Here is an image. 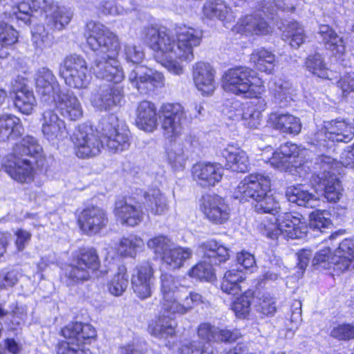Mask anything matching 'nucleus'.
Instances as JSON below:
<instances>
[{
    "label": "nucleus",
    "mask_w": 354,
    "mask_h": 354,
    "mask_svg": "<svg viewBox=\"0 0 354 354\" xmlns=\"http://www.w3.org/2000/svg\"><path fill=\"white\" fill-rule=\"evenodd\" d=\"M175 32L174 36L151 25L144 28L142 36L154 52L156 60L169 73L180 75L184 73L183 63L194 60V49L201 44L203 31L189 25L180 24L176 27Z\"/></svg>",
    "instance_id": "obj_1"
},
{
    "label": "nucleus",
    "mask_w": 354,
    "mask_h": 354,
    "mask_svg": "<svg viewBox=\"0 0 354 354\" xmlns=\"http://www.w3.org/2000/svg\"><path fill=\"white\" fill-rule=\"evenodd\" d=\"M183 286L172 275L165 273L160 277V300L162 315L151 319L148 325V332L153 337L166 342L176 335V316L187 314L192 308L203 303V297L195 292L183 295ZM167 346L169 344L165 342Z\"/></svg>",
    "instance_id": "obj_2"
},
{
    "label": "nucleus",
    "mask_w": 354,
    "mask_h": 354,
    "mask_svg": "<svg viewBox=\"0 0 354 354\" xmlns=\"http://www.w3.org/2000/svg\"><path fill=\"white\" fill-rule=\"evenodd\" d=\"M84 37L88 47L96 53L92 69L99 79L118 84L124 77L117 57L120 48L118 37L102 24L94 21L86 23Z\"/></svg>",
    "instance_id": "obj_3"
},
{
    "label": "nucleus",
    "mask_w": 354,
    "mask_h": 354,
    "mask_svg": "<svg viewBox=\"0 0 354 354\" xmlns=\"http://www.w3.org/2000/svg\"><path fill=\"white\" fill-rule=\"evenodd\" d=\"M158 117L163 135L171 142L167 149V161L175 171H182L185 167L188 156L176 140L183 131L184 108L178 103H165L158 111Z\"/></svg>",
    "instance_id": "obj_4"
},
{
    "label": "nucleus",
    "mask_w": 354,
    "mask_h": 354,
    "mask_svg": "<svg viewBox=\"0 0 354 354\" xmlns=\"http://www.w3.org/2000/svg\"><path fill=\"white\" fill-rule=\"evenodd\" d=\"M270 187V180L268 176L261 174H251L244 178L240 182L234 191V198L239 199L241 202L248 201L253 199L257 202L255 209L259 213H268L265 216L259 228L261 231V226L263 223H268V218L276 215L280 209L279 203L271 195H268Z\"/></svg>",
    "instance_id": "obj_5"
},
{
    "label": "nucleus",
    "mask_w": 354,
    "mask_h": 354,
    "mask_svg": "<svg viewBox=\"0 0 354 354\" xmlns=\"http://www.w3.org/2000/svg\"><path fill=\"white\" fill-rule=\"evenodd\" d=\"M17 17L22 25H29L31 13L40 11L46 26L53 31L64 30L71 22L74 12L72 8L60 5L58 0H17Z\"/></svg>",
    "instance_id": "obj_6"
},
{
    "label": "nucleus",
    "mask_w": 354,
    "mask_h": 354,
    "mask_svg": "<svg viewBox=\"0 0 354 354\" xmlns=\"http://www.w3.org/2000/svg\"><path fill=\"white\" fill-rule=\"evenodd\" d=\"M277 3L275 1H263L259 6L257 11L251 14L242 15L236 23L232 26L233 32L245 37H260L267 36L272 33L273 27L270 24V19L277 14L279 10L292 12L295 8L292 5L288 6L283 2Z\"/></svg>",
    "instance_id": "obj_7"
},
{
    "label": "nucleus",
    "mask_w": 354,
    "mask_h": 354,
    "mask_svg": "<svg viewBox=\"0 0 354 354\" xmlns=\"http://www.w3.org/2000/svg\"><path fill=\"white\" fill-rule=\"evenodd\" d=\"M41 151V146L30 136L24 137L15 143L12 153L3 162L6 173L15 181L30 183L35 178V171L30 160L24 156H34Z\"/></svg>",
    "instance_id": "obj_8"
},
{
    "label": "nucleus",
    "mask_w": 354,
    "mask_h": 354,
    "mask_svg": "<svg viewBox=\"0 0 354 354\" xmlns=\"http://www.w3.org/2000/svg\"><path fill=\"white\" fill-rule=\"evenodd\" d=\"M265 151L270 152L272 157H266L264 161L277 170L299 175L300 177H305L311 171L312 162L306 158V156H310V150L287 142L281 145L274 151H272L271 147H267Z\"/></svg>",
    "instance_id": "obj_9"
},
{
    "label": "nucleus",
    "mask_w": 354,
    "mask_h": 354,
    "mask_svg": "<svg viewBox=\"0 0 354 354\" xmlns=\"http://www.w3.org/2000/svg\"><path fill=\"white\" fill-rule=\"evenodd\" d=\"M222 86L227 92L250 98H257L266 91L263 80L246 66H237L225 71Z\"/></svg>",
    "instance_id": "obj_10"
},
{
    "label": "nucleus",
    "mask_w": 354,
    "mask_h": 354,
    "mask_svg": "<svg viewBox=\"0 0 354 354\" xmlns=\"http://www.w3.org/2000/svg\"><path fill=\"white\" fill-rule=\"evenodd\" d=\"M354 136V124L344 119L324 122L308 137V142L319 151H335V142H348Z\"/></svg>",
    "instance_id": "obj_11"
},
{
    "label": "nucleus",
    "mask_w": 354,
    "mask_h": 354,
    "mask_svg": "<svg viewBox=\"0 0 354 354\" xmlns=\"http://www.w3.org/2000/svg\"><path fill=\"white\" fill-rule=\"evenodd\" d=\"M62 334L66 340L58 343L57 354H92L89 346L97 331L91 324L71 322L62 328Z\"/></svg>",
    "instance_id": "obj_12"
},
{
    "label": "nucleus",
    "mask_w": 354,
    "mask_h": 354,
    "mask_svg": "<svg viewBox=\"0 0 354 354\" xmlns=\"http://www.w3.org/2000/svg\"><path fill=\"white\" fill-rule=\"evenodd\" d=\"M268 223H263L261 232L271 239H277L279 234L286 239H301L307 232V224L303 216L298 213L286 212L277 217L270 216Z\"/></svg>",
    "instance_id": "obj_13"
},
{
    "label": "nucleus",
    "mask_w": 354,
    "mask_h": 354,
    "mask_svg": "<svg viewBox=\"0 0 354 354\" xmlns=\"http://www.w3.org/2000/svg\"><path fill=\"white\" fill-rule=\"evenodd\" d=\"M338 166L333 157L322 153L317 156L313 167L318 179L317 183L324 189V196L330 203L337 202L342 196L343 189L336 172L329 170Z\"/></svg>",
    "instance_id": "obj_14"
},
{
    "label": "nucleus",
    "mask_w": 354,
    "mask_h": 354,
    "mask_svg": "<svg viewBox=\"0 0 354 354\" xmlns=\"http://www.w3.org/2000/svg\"><path fill=\"white\" fill-rule=\"evenodd\" d=\"M100 266V259L94 248H80L73 254L72 263L66 265L63 272L71 285L88 280L91 272L97 270Z\"/></svg>",
    "instance_id": "obj_15"
},
{
    "label": "nucleus",
    "mask_w": 354,
    "mask_h": 354,
    "mask_svg": "<svg viewBox=\"0 0 354 354\" xmlns=\"http://www.w3.org/2000/svg\"><path fill=\"white\" fill-rule=\"evenodd\" d=\"M59 76L66 85L74 88H86L91 76L83 57L72 54L65 57L59 67Z\"/></svg>",
    "instance_id": "obj_16"
},
{
    "label": "nucleus",
    "mask_w": 354,
    "mask_h": 354,
    "mask_svg": "<svg viewBox=\"0 0 354 354\" xmlns=\"http://www.w3.org/2000/svg\"><path fill=\"white\" fill-rule=\"evenodd\" d=\"M101 142L102 147L112 152L127 149L130 145L129 131L120 127L116 116L111 115L108 120L102 122Z\"/></svg>",
    "instance_id": "obj_17"
},
{
    "label": "nucleus",
    "mask_w": 354,
    "mask_h": 354,
    "mask_svg": "<svg viewBox=\"0 0 354 354\" xmlns=\"http://www.w3.org/2000/svg\"><path fill=\"white\" fill-rule=\"evenodd\" d=\"M128 81L140 93H147L165 86L162 73L142 66H136L129 73Z\"/></svg>",
    "instance_id": "obj_18"
},
{
    "label": "nucleus",
    "mask_w": 354,
    "mask_h": 354,
    "mask_svg": "<svg viewBox=\"0 0 354 354\" xmlns=\"http://www.w3.org/2000/svg\"><path fill=\"white\" fill-rule=\"evenodd\" d=\"M200 210L212 223L223 225L230 217V208L225 199L216 194H206L200 201Z\"/></svg>",
    "instance_id": "obj_19"
},
{
    "label": "nucleus",
    "mask_w": 354,
    "mask_h": 354,
    "mask_svg": "<svg viewBox=\"0 0 354 354\" xmlns=\"http://www.w3.org/2000/svg\"><path fill=\"white\" fill-rule=\"evenodd\" d=\"M73 143L77 157L87 158L97 155L102 146L100 140L91 127L80 126L73 133Z\"/></svg>",
    "instance_id": "obj_20"
},
{
    "label": "nucleus",
    "mask_w": 354,
    "mask_h": 354,
    "mask_svg": "<svg viewBox=\"0 0 354 354\" xmlns=\"http://www.w3.org/2000/svg\"><path fill=\"white\" fill-rule=\"evenodd\" d=\"M10 95L15 109L19 113L29 115L37 106L33 91L28 86L25 80L17 77L12 84Z\"/></svg>",
    "instance_id": "obj_21"
},
{
    "label": "nucleus",
    "mask_w": 354,
    "mask_h": 354,
    "mask_svg": "<svg viewBox=\"0 0 354 354\" xmlns=\"http://www.w3.org/2000/svg\"><path fill=\"white\" fill-rule=\"evenodd\" d=\"M154 270L147 261L137 266L131 275V286L134 293L141 299L151 296L154 288Z\"/></svg>",
    "instance_id": "obj_22"
},
{
    "label": "nucleus",
    "mask_w": 354,
    "mask_h": 354,
    "mask_svg": "<svg viewBox=\"0 0 354 354\" xmlns=\"http://www.w3.org/2000/svg\"><path fill=\"white\" fill-rule=\"evenodd\" d=\"M124 102L123 88L118 86L102 85L91 98L92 105L102 111H109L121 106Z\"/></svg>",
    "instance_id": "obj_23"
},
{
    "label": "nucleus",
    "mask_w": 354,
    "mask_h": 354,
    "mask_svg": "<svg viewBox=\"0 0 354 354\" xmlns=\"http://www.w3.org/2000/svg\"><path fill=\"white\" fill-rule=\"evenodd\" d=\"M35 88L42 101L50 103L61 92L59 84L51 70L39 68L34 76Z\"/></svg>",
    "instance_id": "obj_24"
},
{
    "label": "nucleus",
    "mask_w": 354,
    "mask_h": 354,
    "mask_svg": "<svg viewBox=\"0 0 354 354\" xmlns=\"http://www.w3.org/2000/svg\"><path fill=\"white\" fill-rule=\"evenodd\" d=\"M77 222L80 229L86 234L100 232L108 223L105 211L97 206L84 209L80 214Z\"/></svg>",
    "instance_id": "obj_25"
},
{
    "label": "nucleus",
    "mask_w": 354,
    "mask_h": 354,
    "mask_svg": "<svg viewBox=\"0 0 354 354\" xmlns=\"http://www.w3.org/2000/svg\"><path fill=\"white\" fill-rule=\"evenodd\" d=\"M41 131L44 136L53 144L68 135L65 122L52 110H46L42 115Z\"/></svg>",
    "instance_id": "obj_26"
},
{
    "label": "nucleus",
    "mask_w": 354,
    "mask_h": 354,
    "mask_svg": "<svg viewBox=\"0 0 354 354\" xmlns=\"http://www.w3.org/2000/svg\"><path fill=\"white\" fill-rule=\"evenodd\" d=\"M57 111L65 118L77 120L83 115L80 101L71 91L60 92L52 101Z\"/></svg>",
    "instance_id": "obj_27"
},
{
    "label": "nucleus",
    "mask_w": 354,
    "mask_h": 354,
    "mask_svg": "<svg viewBox=\"0 0 354 354\" xmlns=\"http://www.w3.org/2000/svg\"><path fill=\"white\" fill-rule=\"evenodd\" d=\"M216 71L213 66L203 62L193 65L192 77L195 86L203 95H209L216 88Z\"/></svg>",
    "instance_id": "obj_28"
},
{
    "label": "nucleus",
    "mask_w": 354,
    "mask_h": 354,
    "mask_svg": "<svg viewBox=\"0 0 354 354\" xmlns=\"http://www.w3.org/2000/svg\"><path fill=\"white\" fill-rule=\"evenodd\" d=\"M203 17L219 20L227 28L235 21L236 13L223 0H208L202 8Z\"/></svg>",
    "instance_id": "obj_29"
},
{
    "label": "nucleus",
    "mask_w": 354,
    "mask_h": 354,
    "mask_svg": "<svg viewBox=\"0 0 354 354\" xmlns=\"http://www.w3.org/2000/svg\"><path fill=\"white\" fill-rule=\"evenodd\" d=\"M223 169L217 163L199 162L192 167L194 180L201 186H214L222 178Z\"/></svg>",
    "instance_id": "obj_30"
},
{
    "label": "nucleus",
    "mask_w": 354,
    "mask_h": 354,
    "mask_svg": "<svg viewBox=\"0 0 354 354\" xmlns=\"http://www.w3.org/2000/svg\"><path fill=\"white\" fill-rule=\"evenodd\" d=\"M268 123L275 130L285 134L298 135L301 130L300 118L289 113L272 112Z\"/></svg>",
    "instance_id": "obj_31"
},
{
    "label": "nucleus",
    "mask_w": 354,
    "mask_h": 354,
    "mask_svg": "<svg viewBox=\"0 0 354 354\" xmlns=\"http://www.w3.org/2000/svg\"><path fill=\"white\" fill-rule=\"evenodd\" d=\"M221 156L225 160V167L232 171L245 172L250 166L247 153L237 145L228 144L221 151Z\"/></svg>",
    "instance_id": "obj_32"
},
{
    "label": "nucleus",
    "mask_w": 354,
    "mask_h": 354,
    "mask_svg": "<svg viewBox=\"0 0 354 354\" xmlns=\"http://www.w3.org/2000/svg\"><path fill=\"white\" fill-rule=\"evenodd\" d=\"M201 256L214 265L226 261L230 257L229 250L214 239H209L199 244L196 251Z\"/></svg>",
    "instance_id": "obj_33"
},
{
    "label": "nucleus",
    "mask_w": 354,
    "mask_h": 354,
    "mask_svg": "<svg viewBox=\"0 0 354 354\" xmlns=\"http://www.w3.org/2000/svg\"><path fill=\"white\" fill-rule=\"evenodd\" d=\"M136 124L147 132H153L158 126V113L156 105L147 100L140 102L136 110Z\"/></svg>",
    "instance_id": "obj_34"
},
{
    "label": "nucleus",
    "mask_w": 354,
    "mask_h": 354,
    "mask_svg": "<svg viewBox=\"0 0 354 354\" xmlns=\"http://www.w3.org/2000/svg\"><path fill=\"white\" fill-rule=\"evenodd\" d=\"M273 100L280 107L287 106L297 97L296 89L292 83L283 79L274 80L270 86Z\"/></svg>",
    "instance_id": "obj_35"
},
{
    "label": "nucleus",
    "mask_w": 354,
    "mask_h": 354,
    "mask_svg": "<svg viewBox=\"0 0 354 354\" xmlns=\"http://www.w3.org/2000/svg\"><path fill=\"white\" fill-rule=\"evenodd\" d=\"M114 214L122 224L135 226L139 224L143 218V213L138 207L126 201H117L115 204Z\"/></svg>",
    "instance_id": "obj_36"
},
{
    "label": "nucleus",
    "mask_w": 354,
    "mask_h": 354,
    "mask_svg": "<svg viewBox=\"0 0 354 354\" xmlns=\"http://www.w3.org/2000/svg\"><path fill=\"white\" fill-rule=\"evenodd\" d=\"M257 100L247 102L246 109L243 118V125L250 129H259L263 122V111L266 109V102L261 96Z\"/></svg>",
    "instance_id": "obj_37"
},
{
    "label": "nucleus",
    "mask_w": 354,
    "mask_h": 354,
    "mask_svg": "<svg viewBox=\"0 0 354 354\" xmlns=\"http://www.w3.org/2000/svg\"><path fill=\"white\" fill-rule=\"evenodd\" d=\"M286 196L290 203L299 206L313 208L319 205V198L310 193L304 185H297L287 188Z\"/></svg>",
    "instance_id": "obj_38"
},
{
    "label": "nucleus",
    "mask_w": 354,
    "mask_h": 354,
    "mask_svg": "<svg viewBox=\"0 0 354 354\" xmlns=\"http://www.w3.org/2000/svg\"><path fill=\"white\" fill-rule=\"evenodd\" d=\"M24 131L23 124L18 117L8 113L0 115V141L17 139Z\"/></svg>",
    "instance_id": "obj_39"
},
{
    "label": "nucleus",
    "mask_w": 354,
    "mask_h": 354,
    "mask_svg": "<svg viewBox=\"0 0 354 354\" xmlns=\"http://www.w3.org/2000/svg\"><path fill=\"white\" fill-rule=\"evenodd\" d=\"M334 259L337 261L338 271L354 268V239H345L334 251Z\"/></svg>",
    "instance_id": "obj_40"
},
{
    "label": "nucleus",
    "mask_w": 354,
    "mask_h": 354,
    "mask_svg": "<svg viewBox=\"0 0 354 354\" xmlns=\"http://www.w3.org/2000/svg\"><path fill=\"white\" fill-rule=\"evenodd\" d=\"M143 207L153 215H163L169 209L166 197L158 189H151L145 194Z\"/></svg>",
    "instance_id": "obj_41"
},
{
    "label": "nucleus",
    "mask_w": 354,
    "mask_h": 354,
    "mask_svg": "<svg viewBox=\"0 0 354 354\" xmlns=\"http://www.w3.org/2000/svg\"><path fill=\"white\" fill-rule=\"evenodd\" d=\"M144 248L145 242L141 237L135 234H129L120 239L117 251L111 255V258L116 254L123 257L135 258L138 252L143 250Z\"/></svg>",
    "instance_id": "obj_42"
},
{
    "label": "nucleus",
    "mask_w": 354,
    "mask_h": 354,
    "mask_svg": "<svg viewBox=\"0 0 354 354\" xmlns=\"http://www.w3.org/2000/svg\"><path fill=\"white\" fill-rule=\"evenodd\" d=\"M193 251L187 247L176 246L163 255L162 261L171 270L182 268L192 257Z\"/></svg>",
    "instance_id": "obj_43"
},
{
    "label": "nucleus",
    "mask_w": 354,
    "mask_h": 354,
    "mask_svg": "<svg viewBox=\"0 0 354 354\" xmlns=\"http://www.w3.org/2000/svg\"><path fill=\"white\" fill-rule=\"evenodd\" d=\"M275 55L265 48H258L250 55V62L259 71L272 73L275 66Z\"/></svg>",
    "instance_id": "obj_44"
},
{
    "label": "nucleus",
    "mask_w": 354,
    "mask_h": 354,
    "mask_svg": "<svg viewBox=\"0 0 354 354\" xmlns=\"http://www.w3.org/2000/svg\"><path fill=\"white\" fill-rule=\"evenodd\" d=\"M319 34L326 47L336 55H342L345 51L343 39L328 25L319 26Z\"/></svg>",
    "instance_id": "obj_45"
},
{
    "label": "nucleus",
    "mask_w": 354,
    "mask_h": 354,
    "mask_svg": "<svg viewBox=\"0 0 354 354\" xmlns=\"http://www.w3.org/2000/svg\"><path fill=\"white\" fill-rule=\"evenodd\" d=\"M306 66L308 71L317 77L332 80L337 78V73L326 66L320 54L309 55L306 61Z\"/></svg>",
    "instance_id": "obj_46"
},
{
    "label": "nucleus",
    "mask_w": 354,
    "mask_h": 354,
    "mask_svg": "<svg viewBox=\"0 0 354 354\" xmlns=\"http://www.w3.org/2000/svg\"><path fill=\"white\" fill-rule=\"evenodd\" d=\"M245 279V274L239 270L232 269L227 271L223 278L221 290L229 295H237L241 291V283Z\"/></svg>",
    "instance_id": "obj_47"
},
{
    "label": "nucleus",
    "mask_w": 354,
    "mask_h": 354,
    "mask_svg": "<svg viewBox=\"0 0 354 354\" xmlns=\"http://www.w3.org/2000/svg\"><path fill=\"white\" fill-rule=\"evenodd\" d=\"M282 38L294 48H299L305 41L303 27L297 21H291L282 30Z\"/></svg>",
    "instance_id": "obj_48"
},
{
    "label": "nucleus",
    "mask_w": 354,
    "mask_h": 354,
    "mask_svg": "<svg viewBox=\"0 0 354 354\" xmlns=\"http://www.w3.org/2000/svg\"><path fill=\"white\" fill-rule=\"evenodd\" d=\"M129 285V276L125 266H121L118 268L117 272L112 277L107 283L108 290L113 296H121Z\"/></svg>",
    "instance_id": "obj_49"
},
{
    "label": "nucleus",
    "mask_w": 354,
    "mask_h": 354,
    "mask_svg": "<svg viewBox=\"0 0 354 354\" xmlns=\"http://www.w3.org/2000/svg\"><path fill=\"white\" fill-rule=\"evenodd\" d=\"M313 266L316 270H338L337 261L334 259V253L332 254L330 249L326 247L319 250L313 259Z\"/></svg>",
    "instance_id": "obj_50"
},
{
    "label": "nucleus",
    "mask_w": 354,
    "mask_h": 354,
    "mask_svg": "<svg viewBox=\"0 0 354 354\" xmlns=\"http://www.w3.org/2000/svg\"><path fill=\"white\" fill-rule=\"evenodd\" d=\"M213 265L204 259L192 268L188 272V275L201 281H210L214 279Z\"/></svg>",
    "instance_id": "obj_51"
},
{
    "label": "nucleus",
    "mask_w": 354,
    "mask_h": 354,
    "mask_svg": "<svg viewBox=\"0 0 354 354\" xmlns=\"http://www.w3.org/2000/svg\"><path fill=\"white\" fill-rule=\"evenodd\" d=\"M32 41L35 47L43 51L51 46L52 37L41 25L35 26L32 30Z\"/></svg>",
    "instance_id": "obj_52"
},
{
    "label": "nucleus",
    "mask_w": 354,
    "mask_h": 354,
    "mask_svg": "<svg viewBox=\"0 0 354 354\" xmlns=\"http://www.w3.org/2000/svg\"><path fill=\"white\" fill-rule=\"evenodd\" d=\"M246 102L235 100L227 104L223 109V114L232 122H241L246 109Z\"/></svg>",
    "instance_id": "obj_53"
},
{
    "label": "nucleus",
    "mask_w": 354,
    "mask_h": 354,
    "mask_svg": "<svg viewBox=\"0 0 354 354\" xmlns=\"http://www.w3.org/2000/svg\"><path fill=\"white\" fill-rule=\"evenodd\" d=\"M332 225L330 215L326 210H316L310 214L309 226L313 230L322 232Z\"/></svg>",
    "instance_id": "obj_54"
},
{
    "label": "nucleus",
    "mask_w": 354,
    "mask_h": 354,
    "mask_svg": "<svg viewBox=\"0 0 354 354\" xmlns=\"http://www.w3.org/2000/svg\"><path fill=\"white\" fill-rule=\"evenodd\" d=\"M171 245L170 239L165 235L158 234L147 242V246L156 254L160 255L163 259V255L169 250Z\"/></svg>",
    "instance_id": "obj_55"
},
{
    "label": "nucleus",
    "mask_w": 354,
    "mask_h": 354,
    "mask_svg": "<svg viewBox=\"0 0 354 354\" xmlns=\"http://www.w3.org/2000/svg\"><path fill=\"white\" fill-rule=\"evenodd\" d=\"M18 39V31L12 26L0 21V45L3 48L10 47L15 44Z\"/></svg>",
    "instance_id": "obj_56"
},
{
    "label": "nucleus",
    "mask_w": 354,
    "mask_h": 354,
    "mask_svg": "<svg viewBox=\"0 0 354 354\" xmlns=\"http://www.w3.org/2000/svg\"><path fill=\"white\" fill-rule=\"evenodd\" d=\"M252 299V293L250 291H246L233 302L232 310L236 317L240 318L246 317L250 310Z\"/></svg>",
    "instance_id": "obj_57"
},
{
    "label": "nucleus",
    "mask_w": 354,
    "mask_h": 354,
    "mask_svg": "<svg viewBox=\"0 0 354 354\" xmlns=\"http://www.w3.org/2000/svg\"><path fill=\"white\" fill-rule=\"evenodd\" d=\"M218 327L207 322L201 324L197 330L198 336L200 339L205 341L204 344L209 349V343L218 340Z\"/></svg>",
    "instance_id": "obj_58"
},
{
    "label": "nucleus",
    "mask_w": 354,
    "mask_h": 354,
    "mask_svg": "<svg viewBox=\"0 0 354 354\" xmlns=\"http://www.w3.org/2000/svg\"><path fill=\"white\" fill-rule=\"evenodd\" d=\"M177 354H212V351L201 342L184 340Z\"/></svg>",
    "instance_id": "obj_59"
},
{
    "label": "nucleus",
    "mask_w": 354,
    "mask_h": 354,
    "mask_svg": "<svg viewBox=\"0 0 354 354\" xmlns=\"http://www.w3.org/2000/svg\"><path fill=\"white\" fill-rule=\"evenodd\" d=\"M330 336L339 340H348L354 338V325L340 324L335 326L330 331Z\"/></svg>",
    "instance_id": "obj_60"
},
{
    "label": "nucleus",
    "mask_w": 354,
    "mask_h": 354,
    "mask_svg": "<svg viewBox=\"0 0 354 354\" xmlns=\"http://www.w3.org/2000/svg\"><path fill=\"white\" fill-rule=\"evenodd\" d=\"M257 310L266 315H273L276 310V301L270 294H263L259 297Z\"/></svg>",
    "instance_id": "obj_61"
},
{
    "label": "nucleus",
    "mask_w": 354,
    "mask_h": 354,
    "mask_svg": "<svg viewBox=\"0 0 354 354\" xmlns=\"http://www.w3.org/2000/svg\"><path fill=\"white\" fill-rule=\"evenodd\" d=\"M124 55L128 62L140 64L145 58L143 49L133 44H127L124 48Z\"/></svg>",
    "instance_id": "obj_62"
},
{
    "label": "nucleus",
    "mask_w": 354,
    "mask_h": 354,
    "mask_svg": "<svg viewBox=\"0 0 354 354\" xmlns=\"http://www.w3.org/2000/svg\"><path fill=\"white\" fill-rule=\"evenodd\" d=\"M15 244L18 251H23L29 244L32 234L30 232L18 229L15 232Z\"/></svg>",
    "instance_id": "obj_63"
},
{
    "label": "nucleus",
    "mask_w": 354,
    "mask_h": 354,
    "mask_svg": "<svg viewBox=\"0 0 354 354\" xmlns=\"http://www.w3.org/2000/svg\"><path fill=\"white\" fill-rule=\"evenodd\" d=\"M337 86L345 96L354 92V73H349L342 77L337 82Z\"/></svg>",
    "instance_id": "obj_64"
}]
</instances>
